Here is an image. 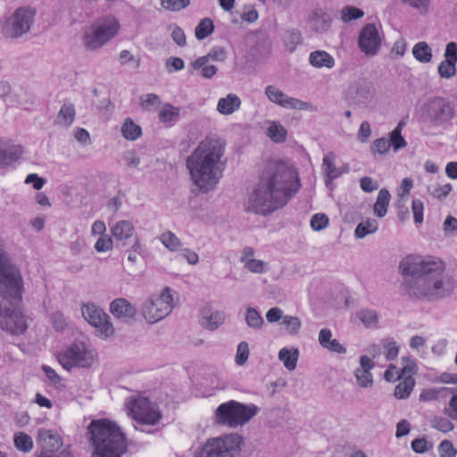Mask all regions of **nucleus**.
<instances>
[{
    "label": "nucleus",
    "mask_w": 457,
    "mask_h": 457,
    "mask_svg": "<svg viewBox=\"0 0 457 457\" xmlns=\"http://www.w3.org/2000/svg\"><path fill=\"white\" fill-rule=\"evenodd\" d=\"M319 344L322 348L337 353H345L346 348L337 339L332 338V331L329 328H322L319 332Z\"/></svg>",
    "instance_id": "obj_23"
},
{
    "label": "nucleus",
    "mask_w": 457,
    "mask_h": 457,
    "mask_svg": "<svg viewBox=\"0 0 457 457\" xmlns=\"http://www.w3.org/2000/svg\"><path fill=\"white\" fill-rule=\"evenodd\" d=\"M399 270L404 294L414 300L439 301L455 288V281L445 274L443 262L435 257L409 254L400 261Z\"/></svg>",
    "instance_id": "obj_1"
},
{
    "label": "nucleus",
    "mask_w": 457,
    "mask_h": 457,
    "mask_svg": "<svg viewBox=\"0 0 457 457\" xmlns=\"http://www.w3.org/2000/svg\"><path fill=\"white\" fill-rule=\"evenodd\" d=\"M310 64L316 69H332L336 64L335 58L324 50H315L309 54Z\"/></svg>",
    "instance_id": "obj_25"
},
{
    "label": "nucleus",
    "mask_w": 457,
    "mask_h": 457,
    "mask_svg": "<svg viewBox=\"0 0 457 457\" xmlns=\"http://www.w3.org/2000/svg\"><path fill=\"white\" fill-rule=\"evenodd\" d=\"M172 290L165 287L159 295L146 298L140 308L147 323L154 324L167 317L174 308Z\"/></svg>",
    "instance_id": "obj_7"
},
{
    "label": "nucleus",
    "mask_w": 457,
    "mask_h": 457,
    "mask_svg": "<svg viewBox=\"0 0 457 457\" xmlns=\"http://www.w3.org/2000/svg\"><path fill=\"white\" fill-rule=\"evenodd\" d=\"M60 364L66 370L74 367L88 368L96 361V353L89 350L83 343H74L58 353Z\"/></svg>",
    "instance_id": "obj_10"
},
{
    "label": "nucleus",
    "mask_w": 457,
    "mask_h": 457,
    "mask_svg": "<svg viewBox=\"0 0 457 457\" xmlns=\"http://www.w3.org/2000/svg\"><path fill=\"white\" fill-rule=\"evenodd\" d=\"M345 96L351 104L364 106L372 100L374 87L370 81L360 79L349 86Z\"/></svg>",
    "instance_id": "obj_15"
},
{
    "label": "nucleus",
    "mask_w": 457,
    "mask_h": 457,
    "mask_svg": "<svg viewBox=\"0 0 457 457\" xmlns=\"http://www.w3.org/2000/svg\"><path fill=\"white\" fill-rule=\"evenodd\" d=\"M245 321L247 326L253 329H261L264 320L260 312L253 307H247L244 313Z\"/></svg>",
    "instance_id": "obj_37"
},
{
    "label": "nucleus",
    "mask_w": 457,
    "mask_h": 457,
    "mask_svg": "<svg viewBox=\"0 0 457 457\" xmlns=\"http://www.w3.org/2000/svg\"><path fill=\"white\" fill-rule=\"evenodd\" d=\"M282 40L286 50L293 53L303 42L302 33L297 29H287L282 36Z\"/></svg>",
    "instance_id": "obj_30"
},
{
    "label": "nucleus",
    "mask_w": 457,
    "mask_h": 457,
    "mask_svg": "<svg viewBox=\"0 0 457 457\" xmlns=\"http://www.w3.org/2000/svg\"><path fill=\"white\" fill-rule=\"evenodd\" d=\"M227 58V52L223 47L215 46L204 56L198 57L195 62L190 64L189 71L193 72L195 70H199L205 65L210 60L223 62Z\"/></svg>",
    "instance_id": "obj_24"
},
{
    "label": "nucleus",
    "mask_w": 457,
    "mask_h": 457,
    "mask_svg": "<svg viewBox=\"0 0 457 457\" xmlns=\"http://www.w3.org/2000/svg\"><path fill=\"white\" fill-rule=\"evenodd\" d=\"M37 441L42 450L49 453L58 451L62 445V438L54 430L40 428L37 434Z\"/></svg>",
    "instance_id": "obj_22"
},
{
    "label": "nucleus",
    "mask_w": 457,
    "mask_h": 457,
    "mask_svg": "<svg viewBox=\"0 0 457 457\" xmlns=\"http://www.w3.org/2000/svg\"><path fill=\"white\" fill-rule=\"evenodd\" d=\"M83 43L87 49L96 50L105 45V42L102 39L101 36L93 25L88 28L83 36Z\"/></svg>",
    "instance_id": "obj_31"
},
{
    "label": "nucleus",
    "mask_w": 457,
    "mask_h": 457,
    "mask_svg": "<svg viewBox=\"0 0 457 457\" xmlns=\"http://www.w3.org/2000/svg\"><path fill=\"white\" fill-rule=\"evenodd\" d=\"M452 392V388L439 387L424 389L420 395V401L431 402L440 397H445Z\"/></svg>",
    "instance_id": "obj_40"
},
{
    "label": "nucleus",
    "mask_w": 457,
    "mask_h": 457,
    "mask_svg": "<svg viewBox=\"0 0 457 457\" xmlns=\"http://www.w3.org/2000/svg\"><path fill=\"white\" fill-rule=\"evenodd\" d=\"M122 136L128 140H136L141 135V128L127 118L121 127Z\"/></svg>",
    "instance_id": "obj_42"
},
{
    "label": "nucleus",
    "mask_w": 457,
    "mask_h": 457,
    "mask_svg": "<svg viewBox=\"0 0 457 457\" xmlns=\"http://www.w3.org/2000/svg\"><path fill=\"white\" fill-rule=\"evenodd\" d=\"M438 453L440 457H455L457 450L450 441L444 440L438 446Z\"/></svg>",
    "instance_id": "obj_60"
},
{
    "label": "nucleus",
    "mask_w": 457,
    "mask_h": 457,
    "mask_svg": "<svg viewBox=\"0 0 457 457\" xmlns=\"http://www.w3.org/2000/svg\"><path fill=\"white\" fill-rule=\"evenodd\" d=\"M22 154V148L20 145H13L6 149H0V168L11 167Z\"/></svg>",
    "instance_id": "obj_27"
},
{
    "label": "nucleus",
    "mask_w": 457,
    "mask_h": 457,
    "mask_svg": "<svg viewBox=\"0 0 457 457\" xmlns=\"http://www.w3.org/2000/svg\"><path fill=\"white\" fill-rule=\"evenodd\" d=\"M93 27L106 44L118 34L120 25L115 17L108 15L98 20Z\"/></svg>",
    "instance_id": "obj_21"
},
{
    "label": "nucleus",
    "mask_w": 457,
    "mask_h": 457,
    "mask_svg": "<svg viewBox=\"0 0 457 457\" xmlns=\"http://www.w3.org/2000/svg\"><path fill=\"white\" fill-rule=\"evenodd\" d=\"M15 447L24 453H28L33 448V440L30 436L24 432H17L14 435Z\"/></svg>",
    "instance_id": "obj_43"
},
{
    "label": "nucleus",
    "mask_w": 457,
    "mask_h": 457,
    "mask_svg": "<svg viewBox=\"0 0 457 457\" xmlns=\"http://www.w3.org/2000/svg\"><path fill=\"white\" fill-rule=\"evenodd\" d=\"M268 136L276 143L284 142L287 137V130L281 124L273 121L268 128Z\"/></svg>",
    "instance_id": "obj_48"
},
{
    "label": "nucleus",
    "mask_w": 457,
    "mask_h": 457,
    "mask_svg": "<svg viewBox=\"0 0 457 457\" xmlns=\"http://www.w3.org/2000/svg\"><path fill=\"white\" fill-rule=\"evenodd\" d=\"M399 353V346L394 340H386L383 342V353L386 361L395 359Z\"/></svg>",
    "instance_id": "obj_54"
},
{
    "label": "nucleus",
    "mask_w": 457,
    "mask_h": 457,
    "mask_svg": "<svg viewBox=\"0 0 457 457\" xmlns=\"http://www.w3.org/2000/svg\"><path fill=\"white\" fill-rule=\"evenodd\" d=\"M357 316L365 327H377L378 317L376 311L369 309L361 310L357 313Z\"/></svg>",
    "instance_id": "obj_50"
},
{
    "label": "nucleus",
    "mask_w": 457,
    "mask_h": 457,
    "mask_svg": "<svg viewBox=\"0 0 457 457\" xmlns=\"http://www.w3.org/2000/svg\"><path fill=\"white\" fill-rule=\"evenodd\" d=\"M429 424L431 428L437 429L443 433L450 432L454 428L453 423L449 420V418L442 416H433L429 420Z\"/></svg>",
    "instance_id": "obj_46"
},
{
    "label": "nucleus",
    "mask_w": 457,
    "mask_h": 457,
    "mask_svg": "<svg viewBox=\"0 0 457 457\" xmlns=\"http://www.w3.org/2000/svg\"><path fill=\"white\" fill-rule=\"evenodd\" d=\"M265 95L270 102L283 108L305 111L315 110L312 104L288 96L275 86L266 87Z\"/></svg>",
    "instance_id": "obj_14"
},
{
    "label": "nucleus",
    "mask_w": 457,
    "mask_h": 457,
    "mask_svg": "<svg viewBox=\"0 0 457 457\" xmlns=\"http://www.w3.org/2000/svg\"><path fill=\"white\" fill-rule=\"evenodd\" d=\"M415 385V380L411 376L405 378L395 388V396L398 399H406L410 396Z\"/></svg>",
    "instance_id": "obj_39"
},
{
    "label": "nucleus",
    "mask_w": 457,
    "mask_h": 457,
    "mask_svg": "<svg viewBox=\"0 0 457 457\" xmlns=\"http://www.w3.org/2000/svg\"><path fill=\"white\" fill-rule=\"evenodd\" d=\"M299 188L297 173L291 166L278 161L268 162L249 194L245 210L266 216L284 207Z\"/></svg>",
    "instance_id": "obj_2"
},
{
    "label": "nucleus",
    "mask_w": 457,
    "mask_h": 457,
    "mask_svg": "<svg viewBox=\"0 0 457 457\" xmlns=\"http://www.w3.org/2000/svg\"><path fill=\"white\" fill-rule=\"evenodd\" d=\"M322 169L329 180L337 179L345 171L341 170V168L336 167L333 154H328L324 156Z\"/></svg>",
    "instance_id": "obj_34"
},
{
    "label": "nucleus",
    "mask_w": 457,
    "mask_h": 457,
    "mask_svg": "<svg viewBox=\"0 0 457 457\" xmlns=\"http://www.w3.org/2000/svg\"><path fill=\"white\" fill-rule=\"evenodd\" d=\"M109 311L113 317L123 322L130 321L137 314V308L123 297L112 300Z\"/></svg>",
    "instance_id": "obj_18"
},
{
    "label": "nucleus",
    "mask_w": 457,
    "mask_h": 457,
    "mask_svg": "<svg viewBox=\"0 0 457 457\" xmlns=\"http://www.w3.org/2000/svg\"><path fill=\"white\" fill-rule=\"evenodd\" d=\"M403 4L416 10L420 14L425 15L430 10L431 0H399Z\"/></svg>",
    "instance_id": "obj_51"
},
{
    "label": "nucleus",
    "mask_w": 457,
    "mask_h": 457,
    "mask_svg": "<svg viewBox=\"0 0 457 457\" xmlns=\"http://www.w3.org/2000/svg\"><path fill=\"white\" fill-rule=\"evenodd\" d=\"M424 114L430 122L442 125L449 122L454 117V110L450 101L441 96H436L425 104Z\"/></svg>",
    "instance_id": "obj_12"
},
{
    "label": "nucleus",
    "mask_w": 457,
    "mask_h": 457,
    "mask_svg": "<svg viewBox=\"0 0 457 457\" xmlns=\"http://www.w3.org/2000/svg\"><path fill=\"white\" fill-rule=\"evenodd\" d=\"M111 232L115 239L126 240L132 237L135 227L129 220H120L111 228Z\"/></svg>",
    "instance_id": "obj_28"
},
{
    "label": "nucleus",
    "mask_w": 457,
    "mask_h": 457,
    "mask_svg": "<svg viewBox=\"0 0 457 457\" xmlns=\"http://www.w3.org/2000/svg\"><path fill=\"white\" fill-rule=\"evenodd\" d=\"M129 415L138 423L154 425L161 419L156 404L146 397H137L127 403Z\"/></svg>",
    "instance_id": "obj_11"
},
{
    "label": "nucleus",
    "mask_w": 457,
    "mask_h": 457,
    "mask_svg": "<svg viewBox=\"0 0 457 457\" xmlns=\"http://www.w3.org/2000/svg\"><path fill=\"white\" fill-rule=\"evenodd\" d=\"M165 68L169 73H172L183 70L185 62L179 57H169L165 62Z\"/></svg>",
    "instance_id": "obj_61"
},
{
    "label": "nucleus",
    "mask_w": 457,
    "mask_h": 457,
    "mask_svg": "<svg viewBox=\"0 0 457 457\" xmlns=\"http://www.w3.org/2000/svg\"><path fill=\"white\" fill-rule=\"evenodd\" d=\"M449 395H452L448 407L445 409V413L449 418L457 420V390L452 388V392H449Z\"/></svg>",
    "instance_id": "obj_59"
},
{
    "label": "nucleus",
    "mask_w": 457,
    "mask_h": 457,
    "mask_svg": "<svg viewBox=\"0 0 457 457\" xmlns=\"http://www.w3.org/2000/svg\"><path fill=\"white\" fill-rule=\"evenodd\" d=\"M258 411L259 408L253 403L245 404L230 400L217 407L214 420L219 425L235 428L247 423Z\"/></svg>",
    "instance_id": "obj_5"
},
{
    "label": "nucleus",
    "mask_w": 457,
    "mask_h": 457,
    "mask_svg": "<svg viewBox=\"0 0 457 457\" xmlns=\"http://www.w3.org/2000/svg\"><path fill=\"white\" fill-rule=\"evenodd\" d=\"M390 197L391 195L388 190L385 188L379 190L376 203L373 207L374 213L378 217L383 218L384 216H386L387 212V207L389 204Z\"/></svg>",
    "instance_id": "obj_33"
},
{
    "label": "nucleus",
    "mask_w": 457,
    "mask_h": 457,
    "mask_svg": "<svg viewBox=\"0 0 457 457\" xmlns=\"http://www.w3.org/2000/svg\"><path fill=\"white\" fill-rule=\"evenodd\" d=\"M432 448V444L426 438H417L411 442V449L417 453H424Z\"/></svg>",
    "instance_id": "obj_62"
},
{
    "label": "nucleus",
    "mask_w": 457,
    "mask_h": 457,
    "mask_svg": "<svg viewBox=\"0 0 457 457\" xmlns=\"http://www.w3.org/2000/svg\"><path fill=\"white\" fill-rule=\"evenodd\" d=\"M299 351L296 348H282L278 353V359L283 362L288 370H294L296 368Z\"/></svg>",
    "instance_id": "obj_32"
},
{
    "label": "nucleus",
    "mask_w": 457,
    "mask_h": 457,
    "mask_svg": "<svg viewBox=\"0 0 457 457\" xmlns=\"http://www.w3.org/2000/svg\"><path fill=\"white\" fill-rule=\"evenodd\" d=\"M225 319L226 314L223 311L205 306L201 310L199 323L204 328L214 331L224 323Z\"/></svg>",
    "instance_id": "obj_19"
},
{
    "label": "nucleus",
    "mask_w": 457,
    "mask_h": 457,
    "mask_svg": "<svg viewBox=\"0 0 457 457\" xmlns=\"http://www.w3.org/2000/svg\"><path fill=\"white\" fill-rule=\"evenodd\" d=\"M390 150V142L386 137H380L376 139L370 146V152L374 156L376 154L384 155Z\"/></svg>",
    "instance_id": "obj_52"
},
{
    "label": "nucleus",
    "mask_w": 457,
    "mask_h": 457,
    "mask_svg": "<svg viewBox=\"0 0 457 457\" xmlns=\"http://www.w3.org/2000/svg\"><path fill=\"white\" fill-rule=\"evenodd\" d=\"M457 44L450 42L446 45L445 60L438 65V74L443 79H451L456 73Z\"/></svg>",
    "instance_id": "obj_17"
},
{
    "label": "nucleus",
    "mask_w": 457,
    "mask_h": 457,
    "mask_svg": "<svg viewBox=\"0 0 457 457\" xmlns=\"http://www.w3.org/2000/svg\"><path fill=\"white\" fill-rule=\"evenodd\" d=\"M359 46L368 55H374L378 51L381 39L376 26L373 23L365 25L359 36Z\"/></svg>",
    "instance_id": "obj_16"
},
{
    "label": "nucleus",
    "mask_w": 457,
    "mask_h": 457,
    "mask_svg": "<svg viewBox=\"0 0 457 457\" xmlns=\"http://www.w3.org/2000/svg\"><path fill=\"white\" fill-rule=\"evenodd\" d=\"M243 438L237 434L208 439L194 457H235L240 452Z\"/></svg>",
    "instance_id": "obj_6"
},
{
    "label": "nucleus",
    "mask_w": 457,
    "mask_h": 457,
    "mask_svg": "<svg viewBox=\"0 0 457 457\" xmlns=\"http://www.w3.org/2000/svg\"><path fill=\"white\" fill-rule=\"evenodd\" d=\"M354 376L357 379L358 385L361 387L367 388L373 385V378L370 372L356 369Z\"/></svg>",
    "instance_id": "obj_55"
},
{
    "label": "nucleus",
    "mask_w": 457,
    "mask_h": 457,
    "mask_svg": "<svg viewBox=\"0 0 457 457\" xmlns=\"http://www.w3.org/2000/svg\"><path fill=\"white\" fill-rule=\"evenodd\" d=\"M414 58L422 63H428L432 60V49L427 42L420 41L412 47Z\"/></svg>",
    "instance_id": "obj_35"
},
{
    "label": "nucleus",
    "mask_w": 457,
    "mask_h": 457,
    "mask_svg": "<svg viewBox=\"0 0 457 457\" xmlns=\"http://www.w3.org/2000/svg\"><path fill=\"white\" fill-rule=\"evenodd\" d=\"M378 224L374 219H368L359 223L354 230V236L357 238H363L369 234H372L378 230Z\"/></svg>",
    "instance_id": "obj_41"
},
{
    "label": "nucleus",
    "mask_w": 457,
    "mask_h": 457,
    "mask_svg": "<svg viewBox=\"0 0 457 457\" xmlns=\"http://www.w3.org/2000/svg\"><path fill=\"white\" fill-rule=\"evenodd\" d=\"M225 143L215 137L202 140L186 160L194 185L202 193L213 189L221 177Z\"/></svg>",
    "instance_id": "obj_3"
},
{
    "label": "nucleus",
    "mask_w": 457,
    "mask_h": 457,
    "mask_svg": "<svg viewBox=\"0 0 457 457\" xmlns=\"http://www.w3.org/2000/svg\"><path fill=\"white\" fill-rule=\"evenodd\" d=\"M112 248V240L108 235L101 236L95 245V249L99 252H107Z\"/></svg>",
    "instance_id": "obj_64"
},
{
    "label": "nucleus",
    "mask_w": 457,
    "mask_h": 457,
    "mask_svg": "<svg viewBox=\"0 0 457 457\" xmlns=\"http://www.w3.org/2000/svg\"><path fill=\"white\" fill-rule=\"evenodd\" d=\"M95 457H121L127 451L125 436L114 422L93 420L88 427Z\"/></svg>",
    "instance_id": "obj_4"
},
{
    "label": "nucleus",
    "mask_w": 457,
    "mask_h": 457,
    "mask_svg": "<svg viewBox=\"0 0 457 457\" xmlns=\"http://www.w3.org/2000/svg\"><path fill=\"white\" fill-rule=\"evenodd\" d=\"M81 313L85 320L95 327L101 336L108 337L114 333L109 316L99 306L93 303L81 305Z\"/></svg>",
    "instance_id": "obj_13"
},
{
    "label": "nucleus",
    "mask_w": 457,
    "mask_h": 457,
    "mask_svg": "<svg viewBox=\"0 0 457 457\" xmlns=\"http://www.w3.org/2000/svg\"><path fill=\"white\" fill-rule=\"evenodd\" d=\"M249 357V346L247 342L242 341L238 344L236 354V363L242 366Z\"/></svg>",
    "instance_id": "obj_57"
},
{
    "label": "nucleus",
    "mask_w": 457,
    "mask_h": 457,
    "mask_svg": "<svg viewBox=\"0 0 457 457\" xmlns=\"http://www.w3.org/2000/svg\"><path fill=\"white\" fill-rule=\"evenodd\" d=\"M311 227L315 231H320L328 226V218L324 213H316L311 219Z\"/></svg>",
    "instance_id": "obj_56"
},
{
    "label": "nucleus",
    "mask_w": 457,
    "mask_h": 457,
    "mask_svg": "<svg viewBox=\"0 0 457 457\" xmlns=\"http://www.w3.org/2000/svg\"><path fill=\"white\" fill-rule=\"evenodd\" d=\"M190 0H161V4L164 9L170 11H179L187 7Z\"/></svg>",
    "instance_id": "obj_58"
},
{
    "label": "nucleus",
    "mask_w": 457,
    "mask_h": 457,
    "mask_svg": "<svg viewBox=\"0 0 457 457\" xmlns=\"http://www.w3.org/2000/svg\"><path fill=\"white\" fill-rule=\"evenodd\" d=\"M411 210L415 223L421 224L423 222V203L419 199H414L411 204Z\"/></svg>",
    "instance_id": "obj_63"
},
{
    "label": "nucleus",
    "mask_w": 457,
    "mask_h": 457,
    "mask_svg": "<svg viewBox=\"0 0 457 457\" xmlns=\"http://www.w3.org/2000/svg\"><path fill=\"white\" fill-rule=\"evenodd\" d=\"M1 285V291H3L4 285L3 283ZM2 294L11 303L10 306H4L0 310V328L12 335L23 334L28 328L27 318L19 306L12 304V302L21 301V296L19 299H13L10 296L6 297L4 292Z\"/></svg>",
    "instance_id": "obj_8"
},
{
    "label": "nucleus",
    "mask_w": 457,
    "mask_h": 457,
    "mask_svg": "<svg viewBox=\"0 0 457 457\" xmlns=\"http://www.w3.org/2000/svg\"><path fill=\"white\" fill-rule=\"evenodd\" d=\"M214 25L210 18L201 20L195 27V37L198 40H203L213 32Z\"/></svg>",
    "instance_id": "obj_45"
},
{
    "label": "nucleus",
    "mask_w": 457,
    "mask_h": 457,
    "mask_svg": "<svg viewBox=\"0 0 457 457\" xmlns=\"http://www.w3.org/2000/svg\"><path fill=\"white\" fill-rule=\"evenodd\" d=\"M308 22L312 30L323 34L329 30L332 23L330 13L324 8H315L310 14Z\"/></svg>",
    "instance_id": "obj_20"
},
{
    "label": "nucleus",
    "mask_w": 457,
    "mask_h": 457,
    "mask_svg": "<svg viewBox=\"0 0 457 457\" xmlns=\"http://www.w3.org/2000/svg\"><path fill=\"white\" fill-rule=\"evenodd\" d=\"M341 20L345 23L352 21L361 19L364 16V12L355 6L347 5L344 7L341 12Z\"/></svg>",
    "instance_id": "obj_49"
},
{
    "label": "nucleus",
    "mask_w": 457,
    "mask_h": 457,
    "mask_svg": "<svg viewBox=\"0 0 457 457\" xmlns=\"http://www.w3.org/2000/svg\"><path fill=\"white\" fill-rule=\"evenodd\" d=\"M75 114L76 110L74 104L71 103H64L57 114L56 122L63 126H70L74 120Z\"/></svg>",
    "instance_id": "obj_36"
},
{
    "label": "nucleus",
    "mask_w": 457,
    "mask_h": 457,
    "mask_svg": "<svg viewBox=\"0 0 457 457\" xmlns=\"http://www.w3.org/2000/svg\"><path fill=\"white\" fill-rule=\"evenodd\" d=\"M406 122L402 120L398 122L397 126L389 133L388 141L390 142V147L392 146L394 152L404 148L407 145V142L402 136V131L405 127Z\"/></svg>",
    "instance_id": "obj_29"
},
{
    "label": "nucleus",
    "mask_w": 457,
    "mask_h": 457,
    "mask_svg": "<svg viewBox=\"0 0 457 457\" xmlns=\"http://www.w3.org/2000/svg\"><path fill=\"white\" fill-rule=\"evenodd\" d=\"M160 240L170 251H179L182 243L179 238L171 231H166L160 236Z\"/></svg>",
    "instance_id": "obj_44"
},
{
    "label": "nucleus",
    "mask_w": 457,
    "mask_h": 457,
    "mask_svg": "<svg viewBox=\"0 0 457 457\" xmlns=\"http://www.w3.org/2000/svg\"><path fill=\"white\" fill-rule=\"evenodd\" d=\"M245 268L253 273L262 274L268 270V264L261 260L251 259L244 263Z\"/></svg>",
    "instance_id": "obj_53"
},
{
    "label": "nucleus",
    "mask_w": 457,
    "mask_h": 457,
    "mask_svg": "<svg viewBox=\"0 0 457 457\" xmlns=\"http://www.w3.org/2000/svg\"><path fill=\"white\" fill-rule=\"evenodd\" d=\"M180 110L170 104H165L159 112V120L163 123L175 122L179 120Z\"/></svg>",
    "instance_id": "obj_38"
},
{
    "label": "nucleus",
    "mask_w": 457,
    "mask_h": 457,
    "mask_svg": "<svg viewBox=\"0 0 457 457\" xmlns=\"http://www.w3.org/2000/svg\"><path fill=\"white\" fill-rule=\"evenodd\" d=\"M34 21V12L18 8L1 25V34L7 39H17L27 34Z\"/></svg>",
    "instance_id": "obj_9"
},
{
    "label": "nucleus",
    "mask_w": 457,
    "mask_h": 457,
    "mask_svg": "<svg viewBox=\"0 0 457 457\" xmlns=\"http://www.w3.org/2000/svg\"><path fill=\"white\" fill-rule=\"evenodd\" d=\"M240 98L235 94H228L218 101L217 111L223 115H229L239 109Z\"/></svg>",
    "instance_id": "obj_26"
},
{
    "label": "nucleus",
    "mask_w": 457,
    "mask_h": 457,
    "mask_svg": "<svg viewBox=\"0 0 457 457\" xmlns=\"http://www.w3.org/2000/svg\"><path fill=\"white\" fill-rule=\"evenodd\" d=\"M281 325L285 327L287 334L295 336L301 329L302 322L300 319L295 316L286 315L283 317Z\"/></svg>",
    "instance_id": "obj_47"
}]
</instances>
